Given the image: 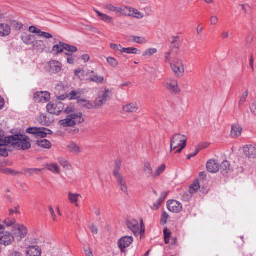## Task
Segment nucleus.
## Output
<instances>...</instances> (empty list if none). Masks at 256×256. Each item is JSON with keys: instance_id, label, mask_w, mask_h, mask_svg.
I'll return each mask as SVG.
<instances>
[{"instance_id": "bf43d9fd", "label": "nucleus", "mask_w": 256, "mask_h": 256, "mask_svg": "<svg viewBox=\"0 0 256 256\" xmlns=\"http://www.w3.org/2000/svg\"><path fill=\"white\" fill-rule=\"evenodd\" d=\"M219 19L216 16H212L210 18V24L212 26H215L218 22Z\"/></svg>"}, {"instance_id": "8fccbe9b", "label": "nucleus", "mask_w": 256, "mask_h": 256, "mask_svg": "<svg viewBox=\"0 0 256 256\" xmlns=\"http://www.w3.org/2000/svg\"><path fill=\"white\" fill-rule=\"evenodd\" d=\"M166 166L165 164H162L158 167L156 171L154 172V177H157L161 174L166 170Z\"/></svg>"}, {"instance_id": "13d9d810", "label": "nucleus", "mask_w": 256, "mask_h": 256, "mask_svg": "<svg viewBox=\"0 0 256 256\" xmlns=\"http://www.w3.org/2000/svg\"><path fill=\"white\" fill-rule=\"evenodd\" d=\"M248 90H246L242 94V97L240 98V101H239V104H243L246 102V100L248 96Z\"/></svg>"}, {"instance_id": "f704fd0d", "label": "nucleus", "mask_w": 256, "mask_h": 256, "mask_svg": "<svg viewBox=\"0 0 256 256\" xmlns=\"http://www.w3.org/2000/svg\"><path fill=\"white\" fill-rule=\"evenodd\" d=\"M58 160L60 164L65 169L70 170L72 169V166L68 163V160L63 157H60L58 158Z\"/></svg>"}, {"instance_id": "58836bf2", "label": "nucleus", "mask_w": 256, "mask_h": 256, "mask_svg": "<svg viewBox=\"0 0 256 256\" xmlns=\"http://www.w3.org/2000/svg\"><path fill=\"white\" fill-rule=\"evenodd\" d=\"M200 188L198 180H196L190 186L189 192L190 194L195 193Z\"/></svg>"}, {"instance_id": "a19ab883", "label": "nucleus", "mask_w": 256, "mask_h": 256, "mask_svg": "<svg viewBox=\"0 0 256 256\" xmlns=\"http://www.w3.org/2000/svg\"><path fill=\"white\" fill-rule=\"evenodd\" d=\"M123 53L138 54L140 53V51L135 48H124V50H123Z\"/></svg>"}, {"instance_id": "c756f323", "label": "nucleus", "mask_w": 256, "mask_h": 256, "mask_svg": "<svg viewBox=\"0 0 256 256\" xmlns=\"http://www.w3.org/2000/svg\"><path fill=\"white\" fill-rule=\"evenodd\" d=\"M94 11L102 20L108 23L112 22L113 20L112 17L106 14H102L98 10H95Z\"/></svg>"}, {"instance_id": "f8f14e48", "label": "nucleus", "mask_w": 256, "mask_h": 256, "mask_svg": "<svg viewBox=\"0 0 256 256\" xmlns=\"http://www.w3.org/2000/svg\"><path fill=\"white\" fill-rule=\"evenodd\" d=\"M134 241L132 236H126L122 238L118 242V246L121 252H124L126 248H128Z\"/></svg>"}, {"instance_id": "f3484780", "label": "nucleus", "mask_w": 256, "mask_h": 256, "mask_svg": "<svg viewBox=\"0 0 256 256\" xmlns=\"http://www.w3.org/2000/svg\"><path fill=\"white\" fill-rule=\"evenodd\" d=\"M27 256H41V250L38 246H30L26 250Z\"/></svg>"}, {"instance_id": "052dcab7", "label": "nucleus", "mask_w": 256, "mask_h": 256, "mask_svg": "<svg viewBox=\"0 0 256 256\" xmlns=\"http://www.w3.org/2000/svg\"><path fill=\"white\" fill-rule=\"evenodd\" d=\"M48 210L50 212V214H51V218L54 221L56 222L57 221V218L55 214L54 210L52 208L51 206H48Z\"/></svg>"}, {"instance_id": "4c0bfd02", "label": "nucleus", "mask_w": 256, "mask_h": 256, "mask_svg": "<svg viewBox=\"0 0 256 256\" xmlns=\"http://www.w3.org/2000/svg\"><path fill=\"white\" fill-rule=\"evenodd\" d=\"M64 43L62 42H60L59 44L55 45L52 48V50L54 52V54H58L62 52L64 50Z\"/></svg>"}, {"instance_id": "4d7b16f0", "label": "nucleus", "mask_w": 256, "mask_h": 256, "mask_svg": "<svg viewBox=\"0 0 256 256\" xmlns=\"http://www.w3.org/2000/svg\"><path fill=\"white\" fill-rule=\"evenodd\" d=\"M172 50H170L168 52H166L164 54V61L166 63H168L170 64L171 63V54L172 53Z\"/></svg>"}, {"instance_id": "a18cd8bd", "label": "nucleus", "mask_w": 256, "mask_h": 256, "mask_svg": "<svg viewBox=\"0 0 256 256\" xmlns=\"http://www.w3.org/2000/svg\"><path fill=\"white\" fill-rule=\"evenodd\" d=\"M132 42L139 44H146L148 42V40L144 37L132 36Z\"/></svg>"}, {"instance_id": "a211bd4d", "label": "nucleus", "mask_w": 256, "mask_h": 256, "mask_svg": "<svg viewBox=\"0 0 256 256\" xmlns=\"http://www.w3.org/2000/svg\"><path fill=\"white\" fill-rule=\"evenodd\" d=\"M66 149L74 154L78 155L82 152V148L74 142H70L66 146Z\"/></svg>"}, {"instance_id": "ea45409f", "label": "nucleus", "mask_w": 256, "mask_h": 256, "mask_svg": "<svg viewBox=\"0 0 256 256\" xmlns=\"http://www.w3.org/2000/svg\"><path fill=\"white\" fill-rule=\"evenodd\" d=\"M38 144L44 148H50L51 147V143L47 140H42L37 141Z\"/></svg>"}, {"instance_id": "603ef678", "label": "nucleus", "mask_w": 256, "mask_h": 256, "mask_svg": "<svg viewBox=\"0 0 256 256\" xmlns=\"http://www.w3.org/2000/svg\"><path fill=\"white\" fill-rule=\"evenodd\" d=\"M169 218V216L168 214L166 212L164 211L162 213V216H161V220H160V223L164 225L165 224L168 218Z\"/></svg>"}, {"instance_id": "20e7f679", "label": "nucleus", "mask_w": 256, "mask_h": 256, "mask_svg": "<svg viewBox=\"0 0 256 256\" xmlns=\"http://www.w3.org/2000/svg\"><path fill=\"white\" fill-rule=\"evenodd\" d=\"M4 230L5 226L3 225V228L0 232V244L4 246L12 245L15 241L14 234L10 232Z\"/></svg>"}, {"instance_id": "7ed1b4c3", "label": "nucleus", "mask_w": 256, "mask_h": 256, "mask_svg": "<svg viewBox=\"0 0 256 256\" xmlns=\"http://www.w3.org/2000/svg\"><path fill=\"white\" fill-rule=\"evenodd\" d=\"M187 138L180 134H176L170 140V148L172 150L178 149L176 153H180L186 146Z\"/></svg>"}, {"instance_id": "c85d7f7f", "label": "nucleus", "mask_w": 256, "mask_h": 256, "mask_svg": "<svg viewBox=\"0 0 256 256\" xmlns=\"http://www.w3.org/2000/svg\"><path fill=\"white\" fill-rule=\"evenodd\" d=\"M82 93V92L80 90H72L69 92L68 98L70 100H74L78 99H80V97Z\"/></svg>"}, {"instance_id": "f03ea898", "label": "nucleus", "mask_w": 256, "mask_h": 256, "mask_svg": "<svg viewBox=\"0 0 256 256\" xmlns=\"http://www.w3.org/2000/svg\"><path fill=\"white\" fill-rule=\"evenodd\" d=\"M84 122L82 114L80 112L68 114L65 119L58 122V124L64 127H72L77 124H81Z\"/></svg>"}, {"instance_id": "774afa93", "label": "nucleus", "mask_w": 256, "mask_h": 256, "mask_svg": "<svg viewBox=\"0 0 256 256\" xmlns=\"http://www.w3.org/2000/svg\"><path fill=\"white\" fill-rule=\"evenodd\" d=\"M199 149L196 148L194 152L187 156V159L190 160L192 158L195 156L198 152Z\"/></svg>"}, {"instance_id": "423d86ee", "label": "nucleus", "mask_w": 256, "mask_h": 256, "mask_svg": "<svg viewBox=\"0 0 256 256\" xmlns=\"http://www.w3.org/2000/svg\"><path fill=\"white\" fill-rule=\"evenodd\" d=\"M127 226L128 228L134 234L135 236H138L140 233H144L145 231L143 220H141V229L140 232V226L138 220L134 219L128 220Z\"/></svg>"}, {"instance_id": "5701e85b", "label": "nucleus", "mask_w": 256, "mask_h": 256, "mask_svg": "<svg viewBox=\"0 0 256 256\" xmlns=\"http://www.w3.org/2000/svg\"><path fill=\"white\" fill-rule=\"evenodd\" d=\"M79 198H82V196L80 194L76 193L74 194L71 192H69L68 193V200L71 204H74L76 206H79V204L78 203Z\"/></svg>"}, {"instance_id": "a878e982", "label": "nucleus", "mask_w": 256, "mask_h": 256, "mask_svg": "<svg viewBox=\"0 0 256 256\" xmlns=\"http://www.w3.org/2000/svg\"><path fill=\"white\" fill-rule=\"evenodd\" d=\"M46 168L54 174H58L60 172V169L58 165L54 162L47 164Z\"/></svg>"}, {"instance_id": "dca6fc26", "label": "nucleus", "mask_w": 256, "mask_h": 256, "mask_svg": "<svg viewBox=\"0 0 256 256\" xmlns=\"http://www.w3.org/2000/svg\"><path fill=\"white\" fill-rule=\"evenodd\" d=\"M112 94V92L109 90H106L104 92L102 96L96 100V106H101L104 104Z\"/></svg>"}, {"instance_id": "09e8293b", "label": "nucleus", "mask_w": 256, "mask_h": 256, "mask_svg": "<svg viewBox=\"0 0 256 256\" xmlns=\"http://www.w3.org/2000/svg\"><path fill=\"white\" fill-rule=\"evenodd\" d=\"M42 169L40 168H26L24 170V172L28 174L29 176H31L34 174H38L40 172Z\"/></svg>"}, {"instance_id": "b1692460", "label": "nucleus", "mask_w": 256, "mask_h": 256, "mask_svg": "<svg viewBox=\"0 0 256 256\" xmlns=\"http://www.w3.org/2000/svg\"><path fill=\"white\" fill-rule=\"evenodd\" d=\"M90 74L92 75L88 79L90 81L93 82L98 84H101L104 82V78L103 76H98L94 71H92Z\"/></svg>"}, {"instance_id": "7c9ffc66", "label": "nucleus", "mask_w": 256, "mask_h": 256, "mask_svg": "<svg viewBox=\"0 0 256 256\" xmlns=\"http://www.w3.org/2000/svg\"><path fill=\"white\" fill-rule=\"evenodd\" d=\"M144 170L147 177H154V172H153L152 168L150 163H144Z\"/></svg>"}, {"instance_id": "c9c22d12", "label": "nucleus", "mask_w": 256, "mask_h": 256, "mask_svg": "<svg viewBox=\"0 0 256 256\" xmlns=\"http://www.w3.org/2000/svg\"><path fill=\"white\" fill-rule=\"evenodd\" d=\"M34 49H36L40 51H43L45 48L44 42L42 40H34L32 44Z\"/></svg>"}, {"instance_id": "de8ad7c7", "label": "nucleus", "mask_w": 256, "mask_h": 256, "mask_svg": "<svg viewBox=\"0 0 256 256\" xmlns=\"http://www.w3.org/2000/svg\"><path fill=\"white\" fill-rule=\"evenodd\" d=\"M106 60L110 66L114 68L117 67L118 65V61L114 58L110 56L106 58Z\"/></svg>"}, {"instance_id": "6e6d98bb", "label": "nucleus", "mask_w": 256, "mask_h": 256, "mask_svg": "<svg viewBox=\"0 0 256 256\" xmlns=\"http://www.w3.org/2000/svg\"><path fill=\"white\" fill-rule=\"evenodd\" d=\"M132 8L130 7H124L123 8H120L121 12H118V14L126 16H130L129 14H130L131 12H130L127 9H132Z\"/></svg>"}, {"instance_id": "338daca9", "label": "nucleus", "mask_w": 256, "mask_h": 256, "mask_svg": "<svg viewBox=\"0 0 256 256\" xmlns=\"http://www.w3.org/2000/svg\"><path fill=\"white\" fill-rule=\"evenodd\" d=\"M40 36L46 38H52V36L50 34L46 32H41L40 34Z\"/></svg>"}, {"instance_id": "0e129e2a", "label": "nucleus", "mask_w": 256, "mask_h": 256, "mask_svg": "<svg viewBox=\"0 0 256 256\" xmlns=\"http://www.w3.org/2000/svg\"><path fill=\"white\" fill-rule=\"evenodd\" d=\"M168 192H163L161 194V196H160V198H159V199L158 200V201L160 202V203H162L165 200V198L166 197V196H168Z\"/></svg>"}, {"instance_id": "ddd939ff", "label": "nucleus", "mask_w": 256, "mask_h": 256, "mask_svg": "<svg viewBox=\"0 0 256 256\" xmlns=\"http://www.w3.org/2000/svg\"><path fill=\"white\" fill-rule=\"evenodd\" d=\"M167 207L170 212L174 213H178L182 208V204L176 200H169L167 202Z\"/></svg>"}, {"instance_id": "aec40b11", "label": "nucleus", "mask_w": 256, "mask_h": 256, "mask_svg": "<svg viewBox=\"0 0 256 256\" xmlns=\"http://www.w3.org/2000/svg\"><path fill=\"white\" fill-rule=\"evenodd\" d=\"M122 110L126 113H135L138 110V106L136 103H130L124 106Z\"/></svg>"}, {"instance_id": "c03bdc74", "label": "nucleus", "mask_w": 256, "mask_h": 256, "mask_svg": "<svg viewBox=\"0 0 256 256\" xmlns=\"http://www.w3.org/2000/svg\"><path fill=\"white\" fill-rule=\"evenodd\" d=\"M158 52L157 49L155 48H150L144 51L142 54L143 56L150 57L154 54Z\"/></svg>"}, {"instance_id": "1a4fd4ad", "label": "nucleus", "mask_w": 256, "mask_h": 256, "mask_svg": "<svg viewBox=\"0 0 256 256\" xmlns=\"http://www.w3.org/2000/svg\"><path fill=\"white\" fill-rule=\"evenodd\" d=\"M46 109L50 114L58 116L64 109V105L60 102H58L56 104L49 102L47 104Z\"/></svg>"}, {"instance_id": "39448f33", "label": "nucleus", "mask_w": 256, "mask_h": 256, "mask_svg": "<svg viewBox=\"0 0 256 256\" xmlns=\"http://www.w3.org/2000/svg\"><path fill=\"white\" fill-rule=\"evenodd\" d=\"M164 86L171 94H178L180 92L177 80L174 78L166 79L163 84Z\"/></svg>"}, {"instance_id": "473e14b6", "label": "nucleus", "mask_w": 256, "mask_h": 256, "mask_svg": "<svg viewBox=\"0 0 256 256\" xmlns=\"http://www.w3.org/2000/svg\"><path fill=\"white\" fill-rule=\"evenodd\" d=\"M118 182L119 186L120 187L121 190L124 193H128V188L127 185L126 184V182L124 177H120V178H116Z\"/></svg>"}, {"instance_id": "2eb2a0df", "label": "nucleus", "mask_w": 256, "mask_h": 256, "mask_svg": "<svg viewBox=\"0 0 256 256\" xmlns=\"http://www.w3.org/2000/svg\"><path fill=\"white\" fill-rule=\"evenodd\" d=\"M244 154L248 158L256 157V146L254 145H246L243 148Z\"/></svg>"}, {"instance_id": "bb28decb", "label": "nucleus", "mask_w": 256, "mask_h": 256, "mask_svg": "<svg viewBox=\"0 0 256 256\" xmlns=\"http://www.w3.org/2000/svg\"><path fill=\"white\" fill-rule=\"evenodd\" d=\"M77 104L81 106L88 109H92L94 107L93 104L90 100L84 98L78 99Z\"/></svg>"}, {"instance_id": "4468645a", "label": "nucleus", "mask_w": 256, "mask_h": 256, "mask_svg": "<svg viewBox=\"0 0 256 256\" xmlns=\"http://www.w3.org/2000/svg\"><path fill=\"white\" fill-rule=\"evenodd\" d=\"M206 169L210 173L215 174L220 170V164L217 160L212 159L207 162Z\"/></svg>"}, {"instance_id": "864d4df0", "label": "nucleus", "mask_w": 256, "mask_h": 256, "mask_svg": "<svg viewBox=\"0 0 256 256\" xmlns=\"http://www.w3.org/2000/svg\"><path fill=\"white\" fill-rule=\"evenodd\" d=\"M64 48L65 50L70 52H76L78 51V48L74 46L68 45L64 43Z\"/></svg>"}, {"instance_id": "9b49d317", "label": "nucleus", "mask_w": 256, "mask_h": 256, "mask_svg": "<svg viewBox=\"0 0 256 256\" xmlns=\"http://www.w3.org/2000/svg\"><path fill=\"white\" fill-rule=\"evenodd\" d=\"M50 98V93L46 91L38 92L35 93L34 96V100L36 102L46 103Z\"/></svg>"}, {"instance_id": "680f3d73", "label": "nucleus", "mask_w": 256, "mask_h": 256, "mask_svg": "<svg viewBox=\"0 0 256 256\" xmlns=\"http://www.w3.org/2000/svg\"><path fill=\"white\" fill-rule=\"evenodd\" d=\"M9 214L12 216L14 214H20L19 206H15L14 208H10L8 210Z\"/></svg>"}, {"instance_id": "e2e57ef3", "label": "nucleus", "mask_w": 256, "mask_h": 256, "mask_svg": "<svg viewBox=\"0 0 256 256\" xmlns=\"http://www.w3.org/2000/svg\"><path fill=\"white\" fill-rule=\"evenodd\" d=\"M29 31L30 32L34 34H40L41 32V30L36 28V27L34 26H31L29 28Z\"/></svg>"}, {"instance_id": "4be33fe9", "label": "nucleus", "mask_w": 256, "mask_h": 256, "mask_svg": "<svg viewBox=\"0 0 256 256\" xmlns=\"http://www.w3.org/2000/svg\"><path fill=\"white\" fill-rule=\"evenodd\" d=\"M11 32L10 26L7 24H0V36L4 37L8 36Z\"/></svg>"}, {"instance_id": "9d476101", "label": "nucleus", "mask_w": 256, "mask_h": 256, "mask_svg": "<svg viewBox=\"0 0 256 256\" xmlns=\"http://www.w3.org/2000/svg\"><path fill=\"white\" fill-rule=\"evenodd\" d=\"M10 142L8 141V136L4 138H0V156L6 157L8 156L10 150Z\"/></svg>"}, {"instance_id": "72a5a7b5", "label": "nucleus", "mask_w": 256, "mask_h": 256, "mask_svg": "<svg viewBox=\"0 0 256 256\" xmlns=\"http://www.w3.org/2000/svg\"><path fill=\"white\" fill-rule=\"evenodd\" d=\"M127 10L131 12L130 14H129L130 16H132L138 19H141L144 18V14L136 9L132 8V9Z\"/></svg>"}, {"instance_id": "393cba45", "label": "nucleus", "mask_w": 256, "mask_h": 256, "mask_svg": "<svg viewBox=\"0 0 256 256\" xmlns=\"http://www.w3.org/2000/svg\"><path fill=\"white\" fill-rule=\"evenodd\" d=\"M22 40L23 42L26 44H32L35 40V36L34 35L28 34L26 33H24L22 34Z\"/></svg>"}, {"instance_id": "0eeeda50", "label": "nucleus", "mask_w": 256, "mask_h": 256, "mask_svg": "<svg viewBox=\"0 0 256 256\" xmlns=\"http://www.w3.org/2000/svg\"><path fill=\"white\" fill-rule=\"evenodd\" d=\"M26 132L35 135L36 137L45 138L48 134L52 133V131L44 128H30L26 130Z\"/></svg>"}, {"instance_id": "e433bc0d", "label": "nucleus", "mask_w": 256, "mask_h": 256, "mask_svg": "<svg viewBox=\"0 0 256 256\" xmlns=\"http://www.w3.org/2000/svg\"><path fill=\"white\" fill-rule=\"evenodd\" d=\"M180 42V36H173L172 37L171 45L173 48H178Z\"/></svg>"}, {"instance_id": "cd10ccee", "label": "nucleus", "mask_w": 256, "mask_h": 256, "mask_svg": "<svg viewBox=\"0 0 256 256\" xmlns=\"http://www.w3.org/2000/svg\"><path fill=\"white\" fill-rule=\"evenodd\" d=\"M172 71L178 77H182L184 74V66H173L171 67Z\"/></svg>"}, {"instance_id": "412c9836", "label": "nucleus", "mask_w": 256, "mask_h": 256, "mask_svg": "<svg viewBox=\"0 0 256 256\" xmlns=\"http://www.w3.org/2000/svg\"><path fill=\"white\" fill-rule=\"evenodd\" d=\"M50 70L55 73H58L62 70V64L58 61L52 60L48 64Z\"/></svg>"}, {"instance_id": "79ce46f5", "label": "nucleus", "mask_w": 256, "mask_h": 256, "mask_svg": "<svg viewBox=\"0 0 256 256\" xmlns=\"http://www.w3.org/2000/svg\"><path fill=\"white\" fill-rule=\"evenodd\" d=\"M2 222L7 226L11 227L16 224V220L14 218H8L4 220Z\"/></svg>"}, {"instance_id": "6ab92c4d", "label": "nucleus", "mask_w": 256, "mask_h": 256, "mask_svg": "<svg viewBox=\"0 0 256 256\" xmlns=\"http://www.w3.org/2000/svg\"><path fill=\"white\" fill-rule=\"evenodd\" d=\"M242 127L238 124H235L232 126L230 136L233 138H236L240 136L242 132Z\"/></svg>"}, {"instance_id": "2f4dec72", "label": "nucleus", "mask_w": 256, "mask_h": 256, "mask_svg": "<svg viewBox=\"0 0 256 256\" xmlns=\"http://www.w3.org/2000/svg\"><path fill=\"white\" fill-rule=\"evenodd\" d=\"M121 167V161L120 160H116L115 161V166L114 170V175L116 178H118L122 177V175L119 172Z\"/></svg>"}, {"instance_id": "6e6552de", "label": "nucleus", "mask_w": 256, "mask_h": 256, "mask_svg": "<svg viewBox=\"0 0 256 256\" xmlns=\"http://www.w3.org/2000/svg\"><path fill=\"white\" fill-rule=\"evenodd\" d=\"M14 234L20 241L24 238L28 234L27 228L22 224H16L13 227Z\"/></svg>"}, {"instance_id": "3c124183", "label": "nucleus", "mask_w": 256, "mask_h": 256, "mask_svg": "<svg viewBox=\"0 0 256 256\" xmlns=\"http://www.w3.org/2000/svg\"><path fill=\"white\" fill-rule=\"evenodd\" d=\"M230 165L228 161H224L221 165V168L223 172L227 173L230 169Z\"/></svg>"}, {"instance_id": "49530a36", "label": "nucleus", "mask_w": 256, "mask_h": 256, "mask_svg": "<svg viewBox=\"0 0 256 256\" xmlns=\"http://www.w3.org/2000/svg\"><path fill=\"white\" fill-rule=\"evenodd\" d=\"M170 67L173 66H184V62L182 59L178 58H176L174 59L172 62L170 63Z\"/></svg>"}, {"instance_id": "69168bd1", "label": "nucleus", "mask_w": 256, "mask_h": 256, "mask_svg": "<svg viewBox=\"0 0 256 256\" xmlns=\"http://www.w3.org/2000/svg\"><path fill=\"white\" fill-rule=\"evenodd\" d=\"M74 74H75L76 76H77L79 78H80L81 76L80 74L82 76H84V71L81 69H78L75 70Z\"/></svg>"}, {"instance_id": "5fc2aeb1", "label": "nucleus", "mask_w": 256, "mask_h": 256, "mask_svg": "<svg viewBox=\"0 0 256 256\" xmlns=\"http://www.w3.org/2000/svg\"><path fill=\"white\" fill-rule=\"evenodd\" d=\"M76 108L74 106L70 105L68 106L64 110V112L67 114H75Z\"/></svg>"}, {"instance_id": "f257e3e1", "label": "nucleus", "mask_w": 256, "mask_h": 256, "mask_svg": "<svg viewBox=\"0 0 256 256\" xmlns=\"http://www.w3.org/2000/svg\"><path fill=\"white\" fill-rule=\"evenodd\" d=\"M8 141L10 142V146L18 150H28L30 148V144L28 138L22 134H16L8 136Z\"/></svg>"}, {"instance_id": "37998d69", "label": "nucleus", "mask_w": 256, "mask_h": 256, "mask_svg": "<svg viewBox=\"0 0 256 256\" xmlns=\"http://www.w3.org/2000/svg\"><path fill=\"white\" fill-rule=\"evenodd\" d=\"M104 8L110 12H115L116 14H118V12H121L120 8L114 6L110 4H105Z\"/></svg>"}]
</instances>
